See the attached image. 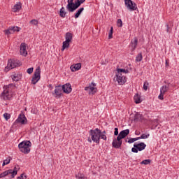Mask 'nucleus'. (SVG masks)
<instances>
[{
    "label": "nucleus",
    "instance_id": "obj_1",
    "mask_svg": "<svg viewBox=\"0 0 179 179\" xmlns=\"http://www.w3.org/2000/svg\"><path fill=\"white\" fill-rule=\"evenodd\" d=\"M14 84H8L4 85L3 89V91L0 94V97L2 100H10L13 97V90L15 89Z\"/></svg>",
    "mask_w": 179,
    "mask_h": 179
},
{
    "label": "nucleus",
    "instance_id": "obj_2",
    "mask_svg": "<svg viewBox=\"0 0 179 179\" xmlns=\"http://www.w3.org/2000/svg\"><path fill=\"white\" fill-rule=\"evenodd\" d=\"M85 1L86 0H68V4L66 6L67 10H69V12H75Z\"/></svg>",
    "mask_w": 179,
    "mask_h": 179
},
{
    "label": "nucleus",
    "instance_id": "obj_3",
    "mask_svg": "<svg viewBox=\"0 0 179 179\" xmlns=\"http://www.w3.org/2000/svg\"><path fill=\"white\" fill-rule=\"evenodd\" d=\"M18 148L22 153L28 155V153H30L31 142H30V141H23L18 145Z\"/></svg>",
    "mask_w": 179,
    "mask_h": 179
},
{
    "label": "nucleus",
    "instance_id": "obj_4",
    "mask_svg": "<svg viewBox=\"0 0 179 179\" xmlns=\"http://www.w3.org/2000/svg\"><path fill=\"white\" fill-rule=\"evenodd\" d=\"M90 134L91 135V138L93 141V142H95L96 143H100V136L101 134V130L99 129H95L94 130L91 129L90 131Z\"/></svg>",
    "mask_w": 179,
    "mask_h": 179
},
{
    "label": "nucleus",
    "instance_id": "obj_5",
    "mask_svg": "<svg viewBox=\"0 0 179 179\" xmlns=\"http://www.w3.org/2000/svg\"><path fill=\"white\" fill-rule=\"evenodd\" d=\"M22 62L16 59H9L8 62V65L5 68L4 71L5 72H8V71H10V69H13L14 68H16L17 66H21Z\"/></svg>",
    "mask_w": 179,
    "mask_h": 179
},
{
    "label": "nucleus",
    "instance_id": "obj_6",
    "mask_svg": "<svg viewBox=\"0 0 179 179\" xmlns=\"http://www.w3.org/2000/svg\"><path fill=\"white\" fill-rule=\"evenodd\" d=\"M17 124H21V125H24L27 124V119L24 114H20L17 119L13 123V127L16 128L17 127Z\"/></svg>",
    "mask_w": 179,
    "mask_h": 179
},
{
    "label": "nucleus",
    "instance_id": "obj_7",
    "mask_svg": "<svg viewBox=\"0 0 179 179\" xmlns=\"http://www.w3.org/2000/svg\"><path fill=\"white\" fill-rule=\"evenodd\" d=\"M146 148V144L145 143H134V148H131V152L133 153H138V152H142V150H145Z\"/></svg>",
    "mask_w": 179,
    "mask_h": 179
},
{
    "label": "nucleus",
    "instance_id": "obj_8",
    "mask_svg": "<svg viewBox=\"0 0 179 179\" xmlns=\"http://www.w3.org/2000/svg\"><path fill=\"white\" fill-rule=\"evenodd\" d=\"M41 73V70L40 69V66L37 67L34 76H32V79H31V83L32 85H36V83H37V82H38V80H40L41 79V76L40 74Z\"/></svg>",
    "mask_w": 179,
    "mask_h": 179
},
{
    "label": "nucleus",
    "instance_id": "obj_9",
    "mask_svg": "<svg viewBox=\"0 0 179 179\" xmlns=\"http://www.w3.org/2000/svg\"><path fill=\"white\" fill-rule=\"evenodd\" d=\"M125 5L129 10H136L138 7L136 6V3H134L131 0H124Z\"/></svg>",
    "mask_w": 179,
    "mask_h": 179
},
{
    "label": "nucleus",
    "instance_id": "obj_10",
    "mask_svg": "<svg viewBox=\"0 0 179 179\" xmlns=\"http://www.w3.org/2000/svg\"><path fill=\"white\" fill-rule=\"evenodd\" d=\"M122 145V140L121 138H114L112 143V145L115 149H120V147Z\"/></svg>",
    "mask_w": 179,
    "mask_h": 179
},
{
    "label": "nucleus",
    "instance_id": "obj_11",
    "mask_svg": "<svg viewBox=\"0 0 179 179\" xmlns=\"http://www.w3.org/2000/svg\"><path fill=\"white\" fill-rule=\"evenodd\" d=\"M62 90V85H59L58 86H55V93H52V94H55V97H61Z\"/></svg>",
    "mask_w": 179,
    "mask_h": 179
},
{
    "label": "nucleus",
    "instance_id": "obj_12",
    "mask_svg": "<svg viewBox=\"0 0 179 179\" xmlns=\"http://www.w3.org/2000/svg\"><path fill=\"white\" fill-rule=\"evenodd\" d=\"M20 53L22 57L27 56V50H26V43H22L20 46Z\"/></svg>",
    "mask_w": 179,
    "mask_h": 179
},
{
    "label": "nucleus",
    "instance_id": "obj_13",
    "mask_svg": "<svg viewBox=\"0 0 179 179\" xmlns=\"http://www.w3.org/2000/svg\"><path fill=\"white\" fill-rule=\"evenodd\" d=\"M128 135H129V129H127L120 131L117 137L118 139H121L122 141V139H124V138H125L126 136H128Z\"/></svg>",
    "mask_w": 179,
    "mask_h": 179
},
{
    "label": "nucleus",
    "instance_id": "obj_14",
    "mask_svg": "<svg viewBox=\"0 0 179 179\" xmlns=\"http://www.w3.org/2000/svg\"><path fill=\"white\" fill-rule=\"evenodd\" d=\"M62 90L64 93L69 94V93H71V92H72V86L69 83L64 85H62Z\"/></svg>",
    "mask_w": 179,
    "mask_h": 179
},
{
    "label": "nucleus",
    "instance_id": "obj_15",
    "mask_svg": "<svg viewBox=\"0 0 179 179\" xmlns=\"http://www.w3.org/2000/svg\"><path fill=\"white\" fill-rule=\"evenodd\" d=\"M130 45L131 47L132 51H135L136 47H138V38L135 37L134 40L131 41Z\"/></svg>",
    "mask_w": 179,
    "mask_h": 179
},
{
    "label": "nucleus",
    "instance_id": "obj_16",
    "mask_svg": "<svg viewBox=\"0 0 179 179\" xmlns=\"http://www.w3.org/2000/svg\"><path fill=\"white\" fill-rule=\"evenodd\" d=\"M82 68V64L78 63L74 65H71L70 69L72 72H76V71H79Z\"/></svg>",
    "mask_w": 179,
    "mask_h": 179
},
{
    "label": "nucleus",
    "instance_id": "obj_17",
    "mask_svg": "<svg viewBox=\"0 0 179 179\" xmlns=\"http://www.w3.org/2000/svg\"><path fill=\"white\" fill-rule=\"evenodd\" d=\"M85 90H89L90 94H94L97 92V88L94 87H92V85H90L89 87H86L85 88Z\"/></svg>",
    "mask_w": 179,
    "mask_h": 179
},
{
    "label": "nucleus",
    "instance_id": "obj_18",
    "mask_svg": "<svg viewBox=\"0 0 179 179\" xmlns=\"http://www.w3.org/2000/svg\"><path fill=\"white\" fill-rule=\"evenodd\" d=\"M13 29H14L13 27H10L8 29L4 30L3 32L5 33V34L6 36H9L10 34H13V33H15V31H14Z\"/></svg>",
    "mask_w": 179,
    "mask_h": 179
},
{
    "label": "nucleus",
    "instance_id": "obj_19",
    "mask_svg": "<svg viewBox=\"0 0 179 179\" xmlns=\"http://www.w3.org/2000/svg\"><path fill=\"white\" fill-rule=\"evenodd\" d=\"M9 174H12V169H8L7 171H5L4 172L1 173L0 174V178H3L6 177L7 176H9Z\"/></svg>",
    "mask_w": 179,
    "mask_h": 179
},
{
    "label": "nucleus",
    "instance_id": "obj_20",
    "mask_svg": "<svg viewBox=\"0 0 179 179\" xmlns=\"http://www.w3.org/2000/svg\"><path fill=\"white\" fill-rule=\"evenodd\" d=\"M116 80L119 85H124L125 83L126 80H125V76L123 77H116Z\"/></svg>",
    "mask_w": 179,
    "mask_h": 179
},
{
    "label": "nucleus",
    "instance_id": "obj_21",
    "mask_svg": "<svg viewBox=\"0 0 179 179\" xmlns=\"http://www.w3.org/2000/svg\"><path fill=\"white\" fill-rule=\"evenodd\" d=\"M72 34H71V32H67L66 33L65 35V38H66V41H68L69 43H72Z\"/></svg>",
    "mask_w": 179,
    "mask_h": 179
},
{
    "label": "nucleus",
    "instance_id": "obj_22",
    "mask_svg": "<svg viewBox=\"0 0 179 179\" xmlns=\"http://www.w3.org/2000/svg\"><path fill=\"white\" fill-rule=\"evenodd\" d=\"M83 10H85V8L83 7L78 9L77 10V12L76 13V14L74 15V19H78V17H79L80 16V15L82 14V12H83Z\"/></svg>",
    "mask_w": 179,
    "mask_h": 179
},
{
    "label": "nucleus",
    "instance_id": "obj_23",
    "mask_svg": "<svg viewBox=\"0 0 179 179\" xmlns=\"http://www.w3.org/2000/svg\"><path fill=\"white\" fill-rule=\"evenodd\" d=\"M13 9L14 12H17V10H20V9H22V3L19 2L17 4H15L13 6Z\"/></svg>",
    "mask_w": 179,
    "mask_h": 179
},
{
    "label": "nucleus",
    "instance_id": "obj_24",
    "mask_svg": "<svg viewBox=\"0 0 179 179\" xmlns=\"http://www.w3.org/2000/svg\"><path fill=\"white\" fill-rule=\"evenodd\" d=\"M17 170H19V168L17 167H14V169H11V175L10 178H15V176L17 174Z\"/></svg>",
    "mask_w": 179,
    "mask_h": 179
},
{
    "label": "nucleus",
    "instance_id": "obj_25",
    "mask_svg": "<svg viewBox=\"0 0 179 179\" xmlns=\"http://www.w3.org/2000/svg\"><path fill=\"white\" fill-rule=\"evenodd\" d=\"M134 102L136 104H139V103H142V100H141V95L136 94L134 97Z\"/></svg>",
    "mask_w": 179,
    "mask_h": 179
},
{
    "label": "nucleus",
    "instance_id": "obj_26",
    "mask_svg": "<svg viewBox=\"0 0 179 179\" xmlns=\"http://www.w3.org/2000/svg\"><path fill=\"white\" fill-rule=\"evenodd\" d=\"M134 121H143V115L137 113L134 116Z\"/></svg>",
    "mask_w": 179,
    "mask_h": 179
},
{
    "label": "nucleus",
    "instance_id": "obj_27",
    "mask_svg": "<svg viewBox=\"0 0 179 179\" xmlns=\"http://www.w3.org/2000/svg\"><path fill=\"white\" fill-rule=\"evenodd\" d=\"M71 42H68L66 41L63 42L62 51H65L66 48H68L70 45Z\"/></svg>",
    "mask_w": 179,
    "mask_h": 179
},
{
    "label": "nucleus",
    "instance_id": "obj_28",
    "mask_svg": "<svg viewBox=\"0 0 179 179\" xmlns=\"http://www.w3.org/2000/svg\"><path fill=\"white\" fill-rule=\"evenodd\" d=\"M169 85H163L162 87H161V90H160V93H163L164 94H166V92H168L169 91Z\"/></svg>",
    "mask_w": 179,
    "mask_h": 179
},
{
    "label": "nucleus",
    "instance_id": "obj_29",
    "mask_svg": "<svg viewBox=\"0 0 179 179\" xmlns=\"http://www.w3.org/2000/svg\"><path fill=\"white\" fill-rule=\"evenodd\" d=\"M11 77L14 82H18V80H20L21 76L19 74H14L11 76Z\"/></svg>",
    "mask_w": 179,
    "mask_h": 179
},
{
    "label": "nucleus",
    "instance_id": "obj_30",
    "mask_svg": "<svg viewBox=\"0 0 179 179\" xmlns=\"http://www.w3.org/2000/svg\"><path fill=\"white\" fill-rule=\"evenodd\" d=\"M76 178L77 179H87V177L85 176L83 173H78L76 174Z\"/></svg>",
    "mask_w": 179,
    "mask_h": 179
},
{
    "label": "nucleus",
    "instance_id": "obj_31",
    "mask_svg": "<svg viewBox=\"0 0 179 179\" xmlns=\"http://www.w3.org/2000/svg\"><path fill=\"white\" fill-rule=\"evenodd\" d=\"M59 16H61V17H65L66 16V12H65V8L62 7V8L60 9Z\"/></svg>",
    "mask_w": 179,
    "mask_h": 179
},
{
    "label": "nucleus",
    "instance_id": "obj_32",
    "mask_svg": "<svg viewBox=\"0 0 179 179\" xmlns=\"http://www.w3.org/2000/svg\"><path fill=\"white\" fill-rule=\"evenodd\" d=\"M136 141H139V138H138V137L126 140V142H127L128 143H134V142H136Z\"/></svg>",
    "mask_w": 179,
    "mask_h": 179
},
{
    "label": "nucleus",
    "instance_id": "obj_33",
    "mask_svg": "<svg viewBox=\"0 0 179 179\" xmlns=\"http://www.w3.org/2000/svg\"><path fill=\"white\" fill-rule=\"evenodd\" d=\"M150 136V134H143L140 137H138V139H148V138Z\"/></svg>",
    "mask_w": 179,
    "mask_h": 179
},
{
    "label": "nucleus",
    "instance_id": "obj_34",
    "mask_svg": "<svg viewBox=\"0 0 179 179\" xmlns=\"http://www.w3.org/2000/svg\"><path fill=\"white\" fill-rule=\"evenodd\" d=\"M142 53H139L136 57V62H141V61H142Z\"/></svg>",
    "mask_w": 179,
    "mask_h": 179
},
{
    "label": "nucleus",
    "instance_id": "obj_35",
    "mask_svg": "<svg viewBox=\"0 0 179 179\" xmlns=\"http://www.w3.org/2000/svg\"><path fill=\"white\" fill-rule=\"evenodd\" d=\"M151 162H152V160L150 159H145L141 162V164L148 165V164H150Z\"/></svg>",
    "mask_w": 179,
    "mask_h": 179
},
{
    "label": "nucleus",
    "instance_id": "obj_36",
    "mask_svg": "<svg viewBox=\"0 0 179 179\" xmlns=\"http://www.w3.org/2000/svg\"><path fill=\"white\" fill-rule=\"evenodd\" d=\"M10 163V157H8V159H5L3 162V164L2 166H6V164H9Z\"/></svg>",
    "mask_w": 179,
    "mask_h": 179
},
{
    "label": "nucleus",
    "instance_id": "obj_37",
    "mask_svg": "<svg viewBox=\"0 0 179 179\" xmlns=\"http://www.w3.org/2000/svg\"><path fill=\"white\" fill-rule=\"evenodd\" d=\"M3 117L5 118V120L6 121H8V120H9L10 118V114L8 113H5L3 114Z\"/></svg>",
    "mask_w": 179,
    "mask_h": 179
},
{
    "label": "nucleus",
    "instance_id": "obj_38",
    "mask_svg": "<svg viewBox=\"0 0 179 179\" xmlns=\"http://www.w3.org/2000/svg\"><path fill=\"white\" fill-rule=\"evenodd\" d=\"M114 31V29L113 28V27H110V30L109 32V35H108V38H113V33Z\"/></svg>",
    "mask_w": 179,
    "mask_h": 179
},
{
    "label": "nucleus",
    "instance_id": "obj_39",
    "mask_svg": "<svg viewBox=\"0 0 179 179\" xmlns=\"http://www.w3.org/2000/svg\"><path fill=\"white\" fill-rule=\"evenodd\" d=\"M27 176H26L24 173H22L20 176L17 178V179H27Z\"/></svg>",
    "mask_w": 179,
    "mask_h": 179
},
{
    "label": "nucleus",
    "instance_id": "obj_40",
    "mask_svg": "<svg viewBox=\"0 0 179 179\" xmlns=\"http://www.w3.org/2000/svg\"><path fill=\"white\" fill-rule=\"evenodd\" d=\"M30 23H31L34 26H37L38 24V21L37 20L34 19L30 21Z\"/></svg>",
    "mask_w": 179,
    "mask_h": 179
},
{
    "label": "nucleus",
    "instance_id": "obj_41",
    "mask_svg": "<svg viewBox=\"0 0 179 179\" xmlns=\"http://www.w3.org/2000/svg\"><path fill=\"white\" fill-rule=\"evenodd\" d=\"M117 71H119V72L121 73H128V72H129V71H128V69H117Z\"/></svg>",
    "mask_w": 179,
    "mask_h": 179
},
{
    "label": "nucleus",
    "instance_id": "obj_42",
    "mask_svg": "<svg viewBox=\"0 0 179 179\" xmlns=\"http://www.w3.org/2000/svg\"><path fill=\"white\" fill-rule=\"evenodd\" d=\"M13 30H14V32L15 31L19 32V31H20V30H22V28H20V27H19L17 26H14L13 27Z\"/></svg>",
    "mask_w": 179,
    "mask_h": 179
},
{
    "label": "nucleus",
    "instance_id": "obj_43",
    "mask_svg": "<svg viewBox=\"0 0 179 179\" xmlns=\"http://www.w3.org/2000/svg\"><path fill=\"white\" fill-rule=\"evenodd\" d=\"M158 99L159 100H164V94L160 92V94L158 96Z\"/></svg>",
    "mask_w": 179,
    "mask_h": 179
},
{
    "label": "nucleus",
    "instance_id": "obj_44",
    "mask_svg": "<svg viewBox=\"0 0 179 179\" xmlns=\"http://www.w3.org/2000/svg\"><path fill=\"white\" fill-rule=\"evenodd\" d=\"M148 86H149V83H148V81H145L143 85L144 90H148Z\"/></svg>",
    "mask_w": 179,
    "mask_h": 179
},
{
    "label": "nucleus",
    "instance_id": "obj_45",
    "mask_svg": "<svg viewBox=\"0 0 179 179\" xmlns=\"http://www.w3.org/2000/svg\"><path fill=\"white\" fill-rule=\"evenodd\" d=\"M117 26L119 27H122V20L121 19L117 20Z\"/></svg>",
    "mask_w": 179,
    "mask_h": 179
},
{
    "label": "nucleus",
    "instance_id": "obj_46",
    "mask_svg": "<svg viewBox=\"0 0 179 179\" xmlns=\"http://www.w3.org/2000/svg\"><path fill=\"white\" fill-rule=\"evenodd\" d=\"M100 138L101 139H103V141H107V136L105 134H101V131Z\"/></svg>",
    "mask_w": 179,
    "mask_h": 179
},
{
    "label": "nucleus",
    "instance_id": "obj_47",
    "mask_svg": "<svg viewBox=\"0 0 179 179\" xmlns=\"http://www.w3.org/2000/svg\"><path fill=\"white\" fill-rule=\"evenodd\" d=\"M124 76H122V73H121L120 71H117V73H116V78H120V77H123Z\"/></svg>",
    "mask_w": 179,
    "mask_h": 179
},
{
    "label": "nucleus",
    "instance_id": "obj_48",
    "mask_svg": "<svg viewBox=\"0 0 179 179\" xmlns=\"http://www.w3.org/2000/svg\"><path fill=\"white\" fill-rule=\"evenodd\" d=\"M33 67H31V68H29V69H28L27 70V73H33Z\"/></svg>",
    "mask_w": 179,
    "mask_h": 179
},
{
    "label": "nucleus",
    "instance_id": "obj_49",
    "mask_svg": "<svg viewBox=\"0 0 179 179\" xmlns=\"http://www.w3.org/2000/svg\"><path fill=\"white\" fill-rule=\"evenodd\" d=\"M114 135L115 136H118V128H115V131H114Z\"/></svg>",
    "mask_w": 179,
    "mask_h": 179
},
{
    "label": "nucleus",
    "instance_id": "obj_50",
    "mask_svg": "<svg viewBox=\"0 0 179 179\" xmlns=\"http://www.w3.org/2000/svg\"><path fill=\"white\" fill-rule=\"evenodd\" d=\"M158 121L159 120H157V119H155L152 121V124H154V125H156V127H157V124H159Z\"/></svg>",
    "mask_w": 179,
    "mask_h": 179
},
{
    "label": "nucleus",
    "instance_id": "obj_51",
    "mask_svg": "<svg viewBox=\"0 0 179 179\" xmlns=\"http://www.w3.org/2000/svg\"><path fill=\"white\" fill-rule=\"evenodd\" d=\"M166 66H169V61L166 60Z\"/></svg>",
    "mask_w": 179,
    "mask_h": 179
},
{
    "label": "nucleus",
    "instance_id": "obj_52",
    "mask_svg": "<svg viewBox=\"0 0 179 179\" xmlns=\"http://www.w3.org/2000/svg\"><path fill=\"white\" fill-rule=\"evenodd\" d=\"M166 27H167L166 31H167V33H169V30L170 28L169 27V25H166Z\"/></svg>",
    "mask_w": 179,
    "mask_h": 179
},
{
    "label": "nucleus",
    "instance_id": "obj_53",
    "mask_svg": "<svg viewBox=\"0 0 179 179\" xmlns=\"http://www.w3.org/2000/svg\"><path fill=\"white\" fill-rule=\"evenodd\" d=\"M92 86H94V87H95L96 86V83H92V84H91Z\"/></svg>",
    "mask_w": 179,
    "mask_h": 179
},
{
    "label": "nucleus",
    "instance_id": "obj_54",
    "mask_svg": "<svg viewBox=\"0 0 179 179\" xmlns=\"http://www.w3.org/2000/svg\"><path fill=\"white\" fill-rule=\"evenodd\" d=\"M88 141L92 142V140H90V138H88Z\"/></svg>",
    "mask_w": 179,
    "mask_h": 179
},
{
    "label": "nucleus",
    "instance_id": "obj_55",
    "mask_svg": "<svg viewBox=\"0 0 179 179\" xmlns=\"http://www.w3.org/2000/svg\"><path fill=\"white\" fill-rule=\"evenodd\" d=\"M103 134H106V131H103Z\"/></svg>",
    "mask_w": 179,
    "mask_h": 179
},
{
    "label": "nucleus",
    "instance_id": "obj_56",
    "mask_svg": "<svg viewBox=\"0 0 179 179\" xmlns=\"http://www.w3.org/2000/svg\"><path fill=\"white\" fill-rule=\"evenodd\" d=\"M164 83H167V82H166V81H164Z\"/></svg>",
    "mask_w": 179,
    "mask_h": 179
}]
</instances>
